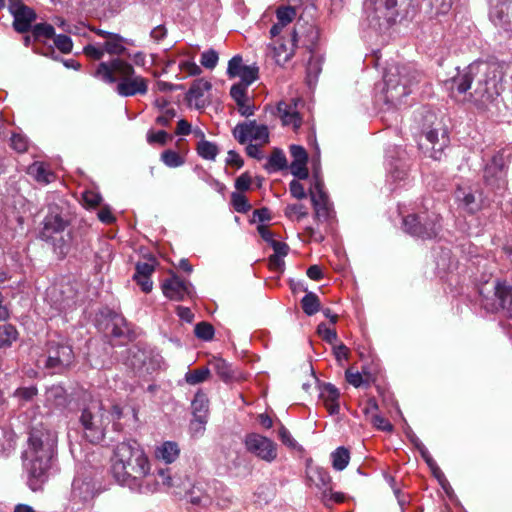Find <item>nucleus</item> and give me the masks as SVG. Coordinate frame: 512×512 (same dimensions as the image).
Segmentation results:
<instances>
[{"instance_id": "1", "label": "nucleus", "mask_w": 512, "mask_h": 512, "mask_svg": "<svg viewBox=\"0 0 512 512\" xmlns=\"http://www.w3.org/2000/svg\"><path fill=\"white\" fill-rule=\"evenodd\" d=\"M503 66L498 63L474 62L451 79V91L467 95L478 109H488L500 96Z\"/></svg>"}, {"instance_id": "2", "label": "nucleus", "mask_w": 512, "mask_h": 512, "mask_svg": "<svg viewBox=\"0 0 512 512\" xmlns=\"http://www.w3.org/2000/svg\"><path fill=\"white\" fill-rule=\"evenodd\" d=\"M58 436L52 428L40 423L32 427L25 451L29 486L33 491L40 488L47 478L56 453Z\"/></svg>"}, {"instance_id": "3", "label": "nucleus", "mask_w": 512, "mask_h": 512, "mask_svg": "<svg viewBox=\"0 0 512 512\" xmlns=\"http://www.w3.org/2000/svg\"><path fill=\"white\" fill-rule=\"evenodd\" d=\"M149 459L136 441L119 443L111 459V472L121 485H130L138 479L149 476Z\"/></svg>"}, {"instance_id": "4", "label": "nucleus", "mask_w": 512, "mask_h": 512, "mask_svg": "<svg viewBox=\"0 0 512 512\" xmlns=\"http://www.w3.org/2000/svg\"><path fill=\"white\" fill-rule=\"evenodd\" d=\"M94 76L107 84L117 82L116 92L122 97L144 95L148 91L147 80L136 75L133 66L119 58L99 63Z\"/></svg>"}, {"instance_id": "5", "label": "nucleus", "mask_w": 512, "mask_h": 512, "mask_svg": "<svg viewBox=\"0 0 512 512\" xmlns=\"http://www.w3.org/2000/svg\"><path fill=\"white\" fill-rule=\"evenodd\" d=\"M110 421V416L99 399L90 400L82 409L79 417L83 434L91 443H100L105 438L106 428Z\"/></svg>"}, {"instance_id": "6", "label": "nucleus", "mask_w": 512, "mask_h": 512, "mask_svg": "<svg viewBox=\"0 0 512 512\" xmlns=\"http://www.w3.org/2000/svg\"><path fill=\"white\" fill-rule=\"evenodd\" d=\"M415 80L405 67H391L384 76L385 81V100L394 106L401 104L404 97L410 91V85Z\"/></svg>"}, {"instance_id": "7", "label": "nucleus", "mask_w": 512, "mask_h": 512, "mask_svg": "<svg viewBox=\"0 0 512 512\" xmlns=\"http://www.w3.org/2000/svg\"><path fill=\"white\" fill-rule=\"evenodd\" d=\"M483 305L489 311L509 309L512 312L511 287L502 281H494L480 289Z\"/></svg>"}, {"instance_id": "8", "label": "nucleus", "mask_w": 512, "mask_h": 512, "mask_svg": "<svg viewBox=\"0 0 512 512\" xmlns=\"http://www.w3.org/2000/svg\"><path fill=\"white\" fill-rule=\"evenodd\" d=\"M403 225L405 231L411 235L431 239L436 237L440 230V217L437 214L408 215L404 218Z\"/></svg>"}, {"instance_id": "9", "label": "nucleus", "mask_w": 512, "mask_h": 512, "mask_svg": "<svg viewBox=\"0 0 512 512\" xmlns=\"http://www.w3.org/2000/svg\"><path fill=\"white\" fill-rule=\"evenodd\" d=\"M244 445L249 453L265 462L271 463L277 458V444L266 436L250 433L246 435Z\"/></svg>"}, {"instance_id": "10", "label": "nucleus", "mask_w": 512, "mask_h": 512, "mask_svg": "<svg viewBox=\"0 0 512 512\" xmlns=\"http://www.w3.org/2000/svg\"><path fill=\"white\" fill-rule=\"evenodd\" d=\"M489 18L495 27L512 36V0H490Z\"/></svg>"}, {"instance_id": "11", "label": "nucleus", "mask_w": 512, "mask_h": 512, "mask_svg": "<svg viewBox=\"0 0 512 512\" xmlns=\"http://www.w3.org/2000/svg\"><path fill=\"white\" fill-rule=\"evenodd\" d=\"M235 139L244 144L248 141L259 142L264 145L269 142V131L267 126L257 124L256 121L240 123L233 129Z\"/></svg>"}, {"instance_id": "12", "label": "nucleus", "mask_w": 512, "mask_h": 512, "mask_svg": "<svg viewBox=\"0 0 512 512\" xmlns=\"http://www.w3.org/2000/svg\"><path fill=\"white\" fill-rule=\"evenodd\" d=\"M449 144V137L446 130L430 129L426 131L420 142L421 149L429 155V157L439 160L443 150Z\"/></svg>"}, {"instance_id": "13", "label": "nucleus", "mask_w": 512, "mask_h": 512, "mask_svg": "<svg viewBox=\"0 0 512 512\" xmlns=\"http://www.w3.org/2000/svg\"><path fill=\"white\" fill-rule=\"evenodd\" d=\"M374 5L376 17L385 19L387 23L396 22L399 16L406 17L408 12L401 13L403 5H410L412 0H369Z\"/></svg>"}, {"instance_id": "14", "label": "nucleus", "mask_w": 512, "mask_h": 512, "mask_svg": "<svg viewBox=\"0 0 512 512\" xmlns=\"http://www.w3.org/2000/svg\"><path fill=\"white\" fill-rule=\"evenodd\" d=\"M9 11L14 18L13 28L18 33H26L31 29V25L36 19V14L31 8L20 0H10Z\"/></svg>"}, {"instance_id": "15", "label": "nucleus", "mask_w": 512, "mask_h": 512, "mask_svg": "<svg viewBox=\"0 0 512 512\" xmlns=\"http://www.w3.org/2000/svg\"><path fill=\"white\" fill-rule=\"evenodd\" d=\"M74 354L72 348L65 344L51 343L48 349V358L46 367L56 370H62L70 366L73 362Z\"/></svg>"}, {"instance_id": "16", "label": "nucleus", "mask_w": 512, "mask_h": 512, "mask_svg": "<svg viewBox=\"0 0 512 512\" xmlns=\"http://www.w3.org/2000/svg\"><path fill=\"white\" fill-rule=\"evenodd\" d=\"M311 202L315 210V218L327 219L330 216L331 204L324 190V184L320 180H315L309 190Z\"/></svg>"}, {"instance_id": "17", "label": "nucleus", "mask_w": 512, "mask_h": 512, "mask_svg": "<svg viewBox=\"0 0 512 512\" xmlns=\"http://www.w3.org/2000/svg\"><path fill=\"white\" fill-rule=\"evenodd\" d=\"M163 294L173 301H182L191 295V284L172 275L162 283Z\"/></svg>"}, {"instance_id": "18", "label": "nucleus", "mask_w": 512, "mask_h": 512, "mask_svg": "<svg viewBox=\"0 0 512 512\" xmlns=\"http://www.w3.org/2000/svg\"><path fill=\"white\" fill-rule=\"evenodd\" d=\"M67 226V222L58 212V208L50 209L43 221V229L41 231L42 239L49 241L53 236L62 233Z\"/></svg>"}, {"instance_id": "19", "label": "nucleus", "mask_w": 512, "mask_h": 512, "mask_svg": "<svg viewBox=\"0 0 512 512\" xmlns=\"http://www.w3.org/2000/svg\"><path fill=\"white\" fill-rule=\"evenodd\" d=\"M277 114L284 126H292L294 130L301 126L302 120L297 110L296 102H279L277 105Z\"/></svg>"}, {"instance_id": "20", "label": "nucleus", "mask_w": 512, "mask_h": 512, "mask_svg": "<svg viewBox=\"0 0 512 512\" xmlns=\"http://www.w3.org/2000/svg\"><path fill=\"white\" fill-rule=\"evenodd\" d=\"M297 42V33L293 31L291 37L285 42L275 44L271 48V55L275 62L279 65L287 63L294 55Z\"/></svg>"}, {"instance_id": "21", "label": "nucleus", "mask_w": 512, "mask_h": 512, "mask_svg": "<svg viewBox=\"0 0 512 512\" xmlns=\"http://www.w3.org/2000/svg\"><path fill=\"white\" fill-rule=\"evenodd\" d=\"M339 397V390L333 384L325 383L321 386L320 399L331 415L339 413Z\"/></svg>"}, {"instance_id": "22", "label": "nucleus", "mask_w": 512, "mask_h": 512, "mask_svg": "<svg viewBox=\"0 0 512 512\" xmlns=\"http://www.w3.org/2000/svg\"><path fill=\"white\" fill-rule=\"evenodd\" d=\"M308 479L311 485H314L322 494L323 498L327 497L330 492L331 477L329 473L319 467L310 468L307 471Z\"/></svg>"}, {"instance_id": "23", "label": "nucleus", "mask_w": 512, "mask_h": 512, "mask_svg": "<svg viewBox=\"0 0 512 512\" xmlns=\"http://www.w3.org/2000/svg\"><path fill=\"white\" fill-rule=\"evenodd\" d=\"M211 88L212 84L204 78L194 80L187 93L189 103L194 104L198 108L202 107L204 105L203 96L205 92H208Z\"/></svg>"}, {"instance_id": "24", "label": "nucleus", "mask_w": 512, "mask_h": 512, "mask_svg": "<svg viewBox=\"0 0 512 512\" xmlns=\"http://www.w3.org/2000/svg\"><path fill=\"white\" fill-rule=\"evenodd\" d=\"M27 174L41 184H49L55 180V174L50 166L44 162L36 161L28 166Z\"/></svg>"}, {"instance_id": "25", "label": "nucleus", "mask_w": 512, "mask_h": 512, "mask_svg": "<svg viewBox=\"0 0 512 512\" xmlns=\"http://www.w3.org/2000/svg\"><path fill=\"white\" fill-rule=\"evenodd\" d=\"M180 454L179 446L176 442L166 441L157 446L154 452L156 459L165 462L166 464L173 463Z\"/></svg>"}, {"instance_id": "26", "label": "nucleus", "mask_w": 512, "mask_h": 512, "mask_svg": "<svg viewBox=\"0 0 512 512\" xmlns=\"http://www.w3.org/2000/svg\"><path fill=\"white\" fill-rule=\"evenodd\" d=\"M209 364L212 365L217 375L224 382L233 381L240 377V375L232 368L231 364L222 358L213 357L209 361Z\"/></svg>"}, {"instance_id": "27", "label": "nucleus", "mask_w": 512, "mask_h": 512, "mask_svg": "<svg viewBox=\"0 0 512 512\" xmlns=\"http://www.w3.org/2000/svg\"><path fill=\"white\" fill-rule=\"evenodd\" d=\"M47 296L50 298L55 308L61 310L64 309L72 300L73 293L71 288L64 291L61 285H54L49 288Z\"/></svg>"}, {"instance_id": "28", "label": "nucleus", "mask_w": 512, "mask_h": 512, "mask_svg": "<svg viewBox=\"0 0 512 512\" xmlns=\"http://www.w3.org/2000/svg\"><path fill=\"white\" fill-rule=\"evenodd\" d=\"M192 411L197 422L201 425L206 423L209 410V400L205 393L198 391L192 401Z\"/></svg>"}, {"instance_id": "29", "label": "nucleus", "mask_w": 512, "mask_h": 512, "mask_svg": "<svg viewBox=\"0 0 512 512\" xmlns=\"http://www.w3.org/2000/svg\"><path fill=\"white\" fill-rule=\"evenodd\" d=\"M131 44L132 41L125 39L117 33H113L102 45L107 54L121 56L126 54V45Z\"/></svg>"}, {"instance_id": "30", "label": "nucleus", "mask_w": 512, "mask_h": 512, "mask_svg": "<svg viewBox=\"0 0 512 512\" xmlns=\"http://www.w3.org/2000/svg\"><path fill=\"white\" fill-rule=\"evenodd\" d=\"M378 409L377 403L373 399H369L367 406L364 408V412L369 416L371 423L378 429L383 431H391L392 425L383 416L376 413Z\"/></svg>"}, {"instance_id": "31", "label": "nucleus", "mask_w": 512, "mask_h": 512, "mask_svg": "<svg viewBox=\"0 0 512 512\" xmlns=\"http://www.w3.org/2000/svg\"><path fill=\"white\" fill-rule=\"evenodd\" d=\"M503 167V159L501 157H494L492 163L489 164L485 169L486 181L491 185H493V177H495L497 182L504 181Z\"/></svg>"}, {"instance_id": "32", "label": "nucleus", "mask_w": 512, "mask_h": 512, "mask_svg": "<svg viewBox=\"0 0 512 512\" xmlns=\"http://www.w3.org/2000/svg\"><path fill=\"white\" fill-rule=\"evenodd\" d=\"M332 466L337 471L344 470L349 464L350 453L345 447H338L331 454Z\"/></svg>"}, {"instance_id": "33", "label": "nucleus", "mask_w": 512, "mask_h": 512, "mask_svg": "<svg viewBox=\"0 0 512 512\" xmlns=\"http://www.w3.org/2000/svg\"><path fill=\"white\" fill-rule=\"evenodd\" d=\"M287 161L281 150L275 149L268 159L265 168L268 172H275L286 167Z\"/></svg>"}, {"instance_id": "34", "label": "nucleus", "mask_w": 512, "mask_h": 512, "mask_svg": "<svg viewBox=\"0 0 512 512\" xmlns=\"http://www.w3.org/2000/svg\"><path fill=\"white\" fill-rule=\"evenodd\" d=\"M156 484L152 487L147 486L149 492L158 490V486L169 489L173 487V480L169 469H159L155 475Z\"/></svg>"}, {"instance_id": "35", "label": "nucleus", "mask_w": 512, "mask_h": 512, "mask_svg": "<svg viewBox=\"0 0 512 512\" xmlns=\"http://www.w3.org/2000/svg\"><path fill=\"white\" fill-rule=\"evenodd\" d=\"M210 369L208 367H201L195 370L188 371L185 374V381L189 385H196L209 379Z\"/></svg>"}, {"instance_id": "36", "label": "nucleus", "mask_w": 512, "mask_h": 512, "mask_svg": "<svg viewBox=\"0 0 512 512\" xmlns=\"http://www.w3.org/2000/svg\"><path fill=\"white\" fill-rule=\"evenodd\" d=\"M197 152L203 159L213 161L215 160L219 150L216 144L207 140H202L199 141L197 145Z\"/></svg>"}, {"instance_id": "37", "label": "nucleus", "mask_w": 512, "mask_h": 512, "mask_svg": "<svg viewBox=\"0 0 512 512\" xmlns=\"http://www.w3.org/2000/svg\"><path fill=\"white\" fill-rule=\"evenodd\" d=\"M161 161L169 168H177L184 164V158L176 151L167 149L161 153Z\"/></svg>"}, {"instance_id": "38", "label": "nucleus", "mask_w": 512, "mask_h": 512, "mask_svg": "<svg viewBox=\"0 0 512 512\" xmlns=\"http://www.w3.org/2000/svg\"><path fill=\"white\" fill-rule=\"evenodd\" d=\"M17 331L10 324L0 325V347L10 346L17 339Z\"/></svg>"}, {"instance_id": "39", "label": "nucleus", "mask_w": 512, "mask_h": 512, "mask_svg": "<svg viewBox=\"0 0 512 512\" xmlns=\"http://www.w3.org/2000/svg\"><path fill=\"white\" fill-rule=\"evenodd\" d=\"M302 308L307 315H314L320 309L319 298L316 294L309 292L302 298Z\"/></svg>"}, {"instance_id": "40", "label": "nucleus", "mask_w": 512, "mask_h": 512, "mask_svg": "<svg viewBox=\"0 0 512 512\" xmlns=\"http://www.w3.org/2000/svg\"><path fill=\"white\" fill-rule=\"evenodd\" d=\"M455 197L469 211L472 212L476 209L475 196L470 190L466 191L463 188H458L455 192Z\"/></svg>"}, {"instance_id": "41", "label": "nucleus", "mask_w": 512, "mask_h": 512, "mask_svg": "<svg viewBox=\"0 0 512 512\" xmlns=\"http://www.w3.org/2000/svg\"><path fill=\"white\" fill-rule=\"evenodd\" d=\"M284 213L292 221H300L308 215L307 208L302 204L287 205Z\"/></svg>"}, {"instance_id": "42", "label": "nucleus", "mask_w": 512, "mask_h": 512, "mask_svg": "<svg viewBox=\"0 0 512 512\" xmlns=\"http://www.w3.org/2000/svg\"><path fill=\"white\" fill-rule=\"evenodd\" d=\"M231 204L235 211L239 213H247L251 209L247 197L240 192L231 194Z\"/></svg>"}, {"instance_id": "43", "label": "nucleus", "mask_w": 512, "mask_h": 512, "mask_svg": "<svg viewBox=\"0 0 512 512\" xmlns=\"http://www.w3.org/2000/svg\"><path fill=\"white\" fill-rule=\"evenodd\" d=\"M237 77L241 79L239 83L245 84L247 86L251 85L258 77V67L256 66H245Z\"/></svg>"}, {"instance_id": "44", "label": "nucleus", "mask_w": 512, "mask_h": 512, "mask_svg": "<svg viewBox=\"0 0 512 512\" xmlns=\"http://www.w3.org/2000/svg\"><path fill=\"white\" fill-rule=\"evenodd\" d=\"M106 51L102 44H88L83 48V54L91 60H101Z\"/></svg>"}, {"instance_id": "45", "label": "nucleus", "mask_w": 512, "mask_h": 512, "mask_svg": "<svg viewBox=\"0 0 512 512\" xmlns=\"http://www.w3.org/2000/svg\"><path fill=\"white\" fill-rule=\"evenodd\" d=\"M170 140H172V136L169 135L164 130H160L157 132L150 130L147 133V142L149 144H159L161 146H164Z\"/></svg>"}, {"instance_id": "46", "label": "nucleus", "mask_w": 512, "mask_h": 512, "mask_svg": "<svg viewBox=\"0 0 512 512\" xmlns=\"http://www.w3.org/2000/svg\"><path fill=\"white\" fill-rule=\"evenodd\" d=\"M195 335L204 341H209L214 336V328L207 322H200L195 326Z\"/></svg>"}, {"instance_id": "47", "label": "nucleus", "mask_w": 512, "mask_h": 512, "mask_svg": "<svg viewBox=\"0 0 512 512\" xmlns=\"http://www.w3.org/2000/svg\"><path fill=\"white\" fill-rule=\"evenodd\" d=\"M35 38H52L55 36L54 27L47 23L36 24L32 29Z\"/></svg>"}, {"instance_id": "48", "label": "nucleus", "mask_w": 512, "mask_h": 512, "mask_svg": "<svg viewBox=\"0 0 512 512\" xmlns=\"http://www.w3.org/2000/svg\"><path fill=\"white\" fill-rule=\"evenodd\" d=\"M54 44L62 53H70L73 48V42L67 35L59 34L54 36Z\"/></svg>"}, {"instance_id": "49", "label": "nucleus", "mask_w": 512, "mask_h": 512, "mask_svg": "<svg viewBox=\"0 0 512 512\" xmlns=\"http://www.w3.org/2000/svg\"><path fill=\"white\" fill-rule=\"evenodd\" d=\"M218 53L213 50H207L201 55V65L208 69H213L218 63Z\"/></svg>"}, {"instance_id": "50", "label": "nucleus", "mask_w": 512, "mask_h": 512, "mask_svg": "<svg viewBox=\"0 0 512 512\" xmlns=\"http://www.w3.org/2000/svg\"><path fill=\"white\" fill-rule=\"evenodd\" d=\"M247 88L248 86L241 83H236L231 87L230 95L236 103L248 101L247 99Z\"/></svg>"}, {"instance_id": "51", "label": "nucleus", "mask_w": 512, "mask_h": 512, "mask_svg": "<svg viewBox=\"0 0 512 512\" xmlns=\"http://www.w3.org/2000/svg\"><path fill=\"white\" fill-rule=\"evenodd\" d=\"M246 65L242 64V57L236 55L232 57L228 63L227 74L230 78L237 77L239 71H241Z\"/></svg>"}, {"instance_id": "52", "label": "nucleus", "mask_w": 512, "mask_h": 512, "mask_svg": "<svg viewBox=\"0 0 512 512\" xmlns=\"http://www.w3.org/2000/svg\"><path fill=\"white\" fill-rule=\"evenodd\" d=\"M276 16L278 22L286 26L292 22L295 16V10L292 7H281L277 10Z\"/></svg>"}, {"instance_id": "53", "label": "nucleus", "mask_w": 512, "mask_h": 512, "mask_svg": "<svg viewBox=\"0 0 512 512\" xmlns=\"http://www.w3.org/2000/svg\"><path fill=\"white\" fill-rule=\"evenodd\" d=\"M11 147L18 153H23L28 148V140L21 134H13L11 136Z\"/></svg>"}, {"instance_id": "54", "label": "nucleus", "mask_w": 512, "mask_h": 512, "mask_svg": "<svg viewBox=\"0 0 512 512\" xmlns=\"http://www.w3.org/2000/svg\"><path fill=\"white\" fill-rule=\"evenodd\" d=\"M318 334L323 340L332 344L337 340V333L335 330L328 328L324 323H320L317 328Z\"/></svg>"}, {"instance_id": "55", "label": "nucleus", "mask_w": 512, "mask_h": 512, "mask_svg": "<svg viewBox=\"0 0 512 512\" xmlns=\"http://www.w3.org/2000/svg\"><path fill=\"white\" fill-rule=\"evenodd\" d=\"M179 69L188 76H197L202 72L201 68L194 61H181Z\"/></svg>"}, {"instance_id": "56", "label": "nucleus", "mask_w": 512, "mask_h": 512, "mask_svg": "<svg viewBox=\"0 0 512 512\" xmlns=\"http://www.w3.org/2000/svg\"><path fill=\"white\" fill-rule=\"evenodd\" d=\"M306 164L304 162H291V173L299 179H306L309 175Z\"/></svg>"}, {"instance_id": "57", "label": "nucleus", "mask_w": 512, "mask_h": 512, "mask_svg": "<svg viewBox=\"0 0 512 512\" xmlns=\"http://www.w3.org/2000/svg\"><path fill=\"white\" fill-rule=\"evenodd\" d=\"M134 276H151L155 270L154 262H139L136 264Z\"/></svg>"}, {"instance_id": "58", "label": "nucleus", "mask_w": 512, "mask_h": 512, "mask_svg": "<svg viewBox=\"0 0 512 512\" xmlns=\"http://www.w3.org/2000/svg\"><path fill=\"white\" fill-rule=\"evenodd\" d=\"M101 196L99 193L88 190L83 193V200L88 207L94 208L101 202Z\"/></svg>"}, {"instance_id": "59", "label": "nucleus", "mask_w": 512, "mask_h": 512, "mask_svg": "<svg viewBox=\"0 0 512 512\" xmlns=\"http://www.w3.org/2000/svg\"><path fill=\"white\" fill-rule=\"evenodd\" d=\"M289 190L291 195L296 199H304L307 196L304 186L297 180H292L290 182Z\"/></svg>"}, {"instance_id": "60", "label": "nucleus", "mask_w": 512, "mask_h": 512, "mask_svg": "<svg viewBox=\"0 0 512 512\" xmlns=\"http://www.w3.org/2000/svg\"><path fill=\"white\" fill-rule=\"evenodd\" d=\"M291 156L293 157L292 162H304L307 163L308 156L305 149L302 146L292 145L290 147Z\"/></svg>"}, {"instance_id": "61", "label": "nucleus", "mask_w": 512, "mask_h": 512, "mask_svg": "<svg viewBox=\"0 0 512 512\" xmlns=\"http://www.w3.org/2000/svg\"><path fill=\"white\" fill-rule=\"evenodd\" d=\"M37 394L36 387H24V388H18L14 392V396L18 397L24 401L31 400L35 395Z\"/></svg>"}, {"instance_id": "62", "label": "nucleus", "mask_w": 512, "mask_h": 512, "mask_svg": "<svg viewBox=\"0 0 512 512\" xmlns=\"http://www.w3.org/2000/svg\"><path fill=\"white\" fill-rule=\"evenodd\" d=\"M252 180L248 173L241 174L236 180H235V188L238 191H247L250 189Z\"/></svg>"}, {"instance_id": "63", "label": "nucleus", "mask_w": 512, "mask_h": 512, "mask_svg": "<svg viewBox=\"0 0 512 512\" xmlns=\"http://www.w3.org/2000/svg\"><path fill=\"white\" fill-rule=\"evenodd\" d=\"M453 4V0H433L432 6L435 8L437 14H447Z\"/></svg>"}, {"instance_id": "64", "label": "nucleus", "mask_w": 512, "mask_h": 512, "mask_svg": "<svg viewBox=\"0 0 512 512\" xmlns=\"http://www.w3.org/2000/svg\"><path fill=\"white\" fill-rule=\"evenodd\" d=\"M176 116L174 109H166L161 115L157 116L156 123L161 126H168L170 121Z\"/></svg>"}]
</instances>
